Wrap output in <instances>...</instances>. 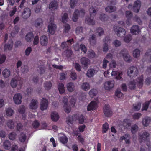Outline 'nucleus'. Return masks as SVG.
<instances>
[{"label": "nucleus", "instance_id": "nucleus-1", "mask_svg": "<svg viewBox=\"0 0 151 151\" xmlns=\"http://www.w3.org/2000/svg\"><path fill=\"white\" fill-rule=\"evenodd\" d=\"M76 119L80 124L88 122V121L83 115L77 114H74L73 116H69L67 118L66 122L68 124L70 125L72 124L74 120Z\"/></svg>", "mask_w": 151, "mask_h": 151}, {"label": "nucleus", "instance_id": "nucleus-2", "mask_svg": "<svg viewBox=\"0 0 151 151\" xmlns=\"http://www.w3.org/2000/svg\"><path fill=\"white\" fill-rule=\"evenodd\" d=\"M113 30L118 37H123L126 34V32L125 29L118 26H114L113 27Z\"/></svg>", "mask_w": 151, "mask_h": 151}, {"label": "nucleus", "instance_id": "nucleus-3", "mask_svg": "<svg viewBox=\"0 0 151 151\" xmlns=\"http://www.w3.org/2000/svg\"><path fill=\"white\" fill-rule=\"evenodd\" d=\"M122 55L124 60L126 62H130L132 61V57L129 54L127 50L124 49L121 50L119 53L118 54L117 56Z\"/></svg>", "mask_w": 151, "mask_h": 151}, {"label": "nucleus", "instance_id": "nucleus-4", "mask_svg": "<svg viewBox=\"0 0 151 151\" xmlns=\"http://www.w3.org/2000/svg\"><path fill=\"white\" fill-rule=\"evenodd\" d=\"M138 72L137 68L136 67L133 66L130 67L128 68L127 73L129 76L133 77L137 76Z\"/></svg>", "mask_w": 151, "mask_h": 151}, {"label": "nucleus", "instance_id": "nucleus-5", "mask_svg": "<svg viewBox=\"0 0 151 151\" xmlns=\"http://www.w3.org/2000/svg\"><path fill=\"white\" fill-rule=\"evenodd\" d=\"M50 20V22L48 27L49 32L50 34H53L56 29L57 26L53 22V19L51 18Z\"/></svg>", "mask_w": 151, "mask_h": 151}, {"label": "nucleus", "instance_id": "nucleus-6", "mask_svg": "<svg viewBox=\"0 0 151 151\" xmlns=\"http://www.w3.org/2000/svg\"><path fill=\"white\" fill-rule=\"evenodd\" d=\"M68 98L64 97L62 99V103L64 110L67 113H69L71 111V108L68 105Z\"/></svg>", "mask_w": 151, "mask_h": 151}, {"label": "nucleus", "instance_id": "nucleus-7", "mask_svg": "<svg viewBox=\"0 0 151 151\" xmlns=\"http://www.w3.org/2000/svg\"><path fill=\"white\" fill-rule=\"evenodd\" d=\"M85 13V11L83 9H81L80 12L78 10H75L72 17L73 20L74 22L76 21L78 17L79 16H83Z\"/></svg>", "mask_w": 151, "mask_h": 151}, {"label": "nucleus", "instance_id": "nucleus-8", "mask_svg": "<svg viewBox=\"0 0 151 151\" xmlns=\"http://www.w3.org/2000/svg\"><path fill=\"white\" fill-rule=\"evenodd\" d=\"M22 98V96L20 93H17L14 95L13 100L15 104L19 105L21 103Z\"/></svg>", "mask_w": 151, "mask_h": 151}, {"label": "nucleus", "instance_id": "nucleus-9", "mask_svg": "<svg viewBox=\"0 0 151 151\" xmlns=\"http://www.w3.org/2000/svg\"><path fill=\"white\" fill-rule=\"evenodd\" d=\"M48 101L46 99L42 98L41 99L40 102V108L42 111L46 110L48 107Z\"/></svg>", "mask_w": 151, "mask_h": 151}, {"label": "nucleus", "instance_id": "nucleus-10", "mask_svg": "<svg viewBox=\"0 0 151 151\" xmlns=\"http://www.w3.org/2000/svg\"><path fill=\"white\" fill-rule=\"evenodd\" d=\"M98 103L97 101H92L87 106V111H90L96 109L98 107Z\"/></svg>", "mask_w": 151, "mask_h": 151}, {"label": "nucleus", "instance_id": "nucleus-11", "mask_svg": "<svg viewBox=\"0 0 151 151\" xmlns=\"http://www.w3.org/2000/svg\"><path fill=\"white\" fill-rule=\"evenodd\" d=\"M115 82L113 80H111L106 82L104 85V88L106 90H109L114 86Z\"/></svg>", "mask_w": 151, "mask_h": 151}, {"label": "nucleus", "instance_id": "nucleus-12", "mask_svg": "<svg viewBox=\"0 0 151 151\" xmlns=\"http://www.w3.org/2000/svg\"><path fill=\"white\" fill-rule=\"evenodd\" d=\"M80 62L82 66L86 68H87L91 63L89 59L85 57H83L81 58Z\"/></svg>", "mask_w": 151, "mask_h": 151}, {"label": "nucleus", "instance_id": "nucleus-13", "mask_svg": "<svg viewBox=\"0 0 151 151\" xmlns=\"http://www.w3.org/2000/svg\"><path fill=\"white\" fill-rule=\"evenodd\" d=\"M123 75L122 71H112L111 73V75L112 76L115 77V79L117 80H122V76Z\"/></svg>", "mask_w": 151, "mask_h": 151}, {"label": "nucleus", "instance_id": "nucleus-14", "mask_svg": "<svg viewBox=\"0 0 151 151\" xmlns=\"http://www.w3.org/2000/svg\"><path fill=\"white\" fill-rule=\"evenodd\" d=\"M141 30L139 27L137 25H133L131 27L130 32L133 35H137L140 32Z\"/></svg>", "mask_w": 151, "mask_h": 151}, {"label": "nucleus", "instance_id": "nucleus-15", "mask_svg": "<svg viewBox=\"0 0 151 151\" xmlns=\"http://www.w3.org/2000/svg\"><path fill=\"white\" fill-rule=\"evenodd\" d=\"M150 134L147 131L144 132L142 134L139 135V140L140 141H146L147 140Z\"/></svg>", "mask_w": 151, "mask_h": 151}, {"label": "nucleus", "instance_id": "nucleus-16", "mask_svg": "<svg viewBox=\"0 0 151 151\" xmlns=\"http://www.w3.org/2000/svg\"><path fill=\"white\" fill-rule=\"evenodd\" d=\"M74 43L73 40V39L67 40L66 42H62L61 44V47L63 49L65 48L67 49L69 48V46Z\"/></svg>", "mask_w": 151, "mask_h": 151}, {"label": "nucleus", "instance_id": "nucleus-17", "mask_svg": "<svg viewBox=\"0 0 151 151\" xmlns=\"http://www.w3.org/2000/svg\"><path fill=\"white\" fill-rule=\"evenodd\" d=\"M31 12L30 9L26 8L24 9L22 14V16L24 19H27L31 15Z\"/></svg>", "mask_w": 151, "mask_h": 151}, {"label": "nucleus", "instance_id": "nucleus-18", "mask_svg": "<svg viewBox=\"0 0 151 151\" xmlns=\"http://www.w3.org/2000/svg\"><path fill=\"white\" fill-rule=\"evenodd\" d=\"M141 6V2L140 1L137 0L134 3L133 7V11L136 13L139 12Z\"/></svg>", "mask_w": 151, "mask_h": 151}, {"label": "nucleus", "instance_id": "nucleus-19", "mask_svg": "<svg viewBox=\"0 0 151 151\" xmlns=\"http://www.w3.org/2000/svg\"><path fill=\"white\" fill-rule=\"evenodd\" d=\"M38 102L37 100L32 99L29 104V108L32 109H36L38 107Z\"/></svg>", "mask_w": 151, "mask_h": 151}, {"label": "nucleus", "instance_id": "nucleus-20", "mask_svg": "<svg viewBox=\"0 0 151 151\" xmlns=\"http://www.w3.org/2000/svg\"><path fill=\"white\" fill-rule=\"evenodd\" d=\"M104 112L106 116H111L112 112L109 106L108 105H105L104 108Z\"/></svg>", "mask_w": 151, "mask_h": 151}, {"label": "nucleus", "instance_id": "nucleus-21", "mask_svg": "<svg viewBox=\"0 0 151 151\" xmlns=\"http://www.w3.org/2000/svg\"><path fill=\"white\" fill-rule=\"evenodd\" d=\"M40 44L43 46H47L48 42V38L45 35L41 36L40 39Z\"/></svg>", "mask_w": 151, "mask_h": 151}, {"label": "nucleus", "instance_id": "nucleus-22", "mask_svg": "<svg viewBox=\"0 0 151 151\" xmlns=\"http://www.w3.org/2000/svg\"><path fill=\"white\" fill-rule=\"evenodd\" d=\"M43 21L42 19L40 18H39L36 19L34 22V26L37 28H40L43 25Z\"/></svg>", "mask_w": 151, "mask_h": 151}, {"label": "nucleus", "instance_id": "nucleus-23", "mask_svg": "<svg viewBox=\"0 0 151 151\" xmlns=\"http://www.w3.org/2000/svg\"><path fill=\"white\" fill-rule=\"evenodd\" d=\"M58 8L57 2L54 1L51 2L49 4V8L51 10H55Z\"/></svg>", "mask_w": 151, "mask_h": 151}, {"label": "nucleus", "instance_id": "nucleus-24", "mask_svg": "<svg viewBox=\"0 0 151 151\" xmlns=\"http://www.w3.org/2000/svg\"><path fill=\"white\" fill-rule=\"evenodd\" d=\"M25 111V107L24 106H19L18 110V112L22 115V118L24 120H25L26 119V115L24 114Z\"/></svg>", "mask_w": 151, "mask_h": 151}, {"label": "nucleus", "instance_id": "nucleus-25", "mask_svg": "<svg viewBox=\"0 0 151 151\" xmlns=\"http://www.w3.org/2000/svg\"><path fill=\"white\" fill-rule=\"evenodd\" d=\"M19 79L18 77L13 78L12 79L10 82V85L11 87L14 88L17 87V81H19Z\"/></svg>", "mask_w": 151, "mask_h": 151}, {"label": "nucleus", "instance_id": "nucleus-26", "mask_svg": "<svg viewBox=\"0 0 151 151\" xmlns=\"http://www.w3.org/2000/svg\"><path fill=\"white\" fill-rule=\"evenodd\" d=\"M6 124L8 127L10 129H14L15 126V122L11 119L8 120Z\"/></svg>", "mask_w": 151, "mask_h": 151}, {"label": "nucleus", "instance_id": "nucleus-27", "mask_svg": "<svg viewBox=\"0 0 151 151\" xmlns=\"http://www.w3.org/2000/svg\"><path fill=\"white\" fill-rule=\"evenodd\" d=\"M109 38L108 37L106 38L104 40V41L105 42L103 47V51L104 52H106L108 50V45L106 43H109Z\"/></svg>", "mask_w": 151, "mask_h": 151}, {"label": "nucleus", "instance_id": "nucleus-28", "mask_svg": "<svg viewBox=\"0 0 151 151\" xmlns=\"http://www.w3.org/2000/svg\"><path fill=\"white\" fill-rule=\"evenodd\" d=\"M150 118L148 117H146L142 119V123L143 125L145 127H147L148 126L149 123L151 122Z\"/></svg>", "mask_w": 151, "mask_h": 151}, {"label": "nucleus", "instance_id": "nucleus-29", "mask_svg": "<svg viewBox=\"0 0 151 151\" xmlns=\"http://www.w3.org/2000/svg\"><path fill=\"white\" fill-rule=\"evenodd\" d=\"M89 41L90 44L94 45L96 43V36L94 34L91 35L89 38Z\"/></svg>", "mask_w": 151, "mask_h": 151}, {"label": "nucleus", "instance_id": "nucleus-30", "mask_svg": "<svg viewBox=\"0 0 151 151\" xmlns=\"http://www.w3.org/2000/svg\"><path fill=\"white\" fill-rule=\"evenodd\" d=\"M66 87L68 91L69 92H72L75 90V85L72 82H70L67 83Z\"/></svg>", "mask_w": 151, "mask_h": 151}, {"label": "nucleus", "instance_id": "nucleus-31", "mask_svg": "<svg viewBox=\"0 0 151 151\" xmlns=\"http://www.w3.org/2000/svg\"><path fill=\"white\" fill-rule=\"evenodd\" d=\"M136 83L139 88H141L143 85V77L141 76L138 78L136 80Z\"/></svg>", "mask_w": 151, "mask_h": 151}, {"label": "nucleus", "instance_id": "nucleus-32", "mask_svg": "<svg viewBox=\"0 0 151 151\" xmlns=\"http://www.w3.org/2000/svg\"><path fill=\"white\" fill-rule=\"evenodd\" d=\"M34 37L33 33L32 32L28 33L25 36L26 40L27 42H30Z\"/></svg>", "mask_w": 151, "mask_h": 151}, {"label": "nucleus", "instance_id": "nucleus-33", "mask_svg": "<svg viewBox=\"0 0 151 151\" xmlns=\"http://www.w3.org/2000/svg\"><path fill=\"white\" fill-rule=\"evenodd\" d=\"M95 73V70L92 68L90 69L87 71L86 75L88 78H91L93 77Z\"/></svg>", "mask_w": 151, "mask_h": 151}, {"label": "nucleus", "instance_id": "nucleus-34", "mask_svg": "<svg viewBox=\"0 0 151 151\" xmlns=\"http://www.w3.org/2000/svg\"><path fill=\"white\" fill-rule=\"evenodd\" d=\"M90 16V17H87L86 18L85 22L86 23L90 25H93L95 24V21L93 18Z\"/></svg>", "mask_w": 151, "mask_h": 151}, {"label": "nucleus", "instance_id": "nucleus-35", "mask_svg": "<svg viewBox=\"0 0 151 151\" xmlns=\"http://www.w3.org/2000/svg\"><path fill=\"white\" fill-rule=\"evenodd\" d=\"M52 119L54 121H57L59 119V116L58 114L55 112H52L51 115Z\"/></svg>", "mask_w": 151, "mask_h": 151}, {"label": "nucleus", "instance_id": "nucleus-36", "mask_svg": "<svg viewBox=\"0 0 151 151\" xmlns=\"http://www.w3.org/2000/svg\"><path fill=\"white\" fill-rule=\"evenodd\" d=\"M130 136L129 134H126L124 136H122L121 137V139L122 140H125L126 143L128 144L130 143Z\"/></svg>", "mask_w": 151, "mask_h": 151}, {"label": "nucleus", "instance_id": "nucleus-37", "mask_svg": "<svg viewBox=\"0 0 151 151\" xmlns=\"http://www.w3.org/2000/svg\"><path fill=\"white\" fill-rule=\"evenodd\" d=\"M5 111L6 115L7 116H11L14 114L13 110L10 108H6Z\"/></svg>", "mask_w": 151, "mask_h": 151}, {"label": "nucleus", "instance_id": "nucleus-38", "mask_svg": "<svg viewBox=\"0 0 151 151\" xmlns=\"http://www.w3.org/2000/svg\"><path fill=\"white\" fill-rule=\"evenodd\" d=\"M140 51L138 49H136L133 52V56L135 58H138L140 54Z\"/></svg>", "mask_w": 151, "mask_h": 151}, {"label": "nucleus", "instance_id": "nucleus-39", "mask_svg": "<svg viewBox=\"0 0 151 151\" xmlns=\"http://www.w3.org/2000/svg\"><path fill=\"white\" fill-rule=\"evenodd\" d=\"M3 145L4 149L9 150L10 148L11 144L9 140H6L4 142Z\"/></svg>", "mask_w": 151, "mask_h": 151}, {"label": "nucleus", "instance_id": "nucleus-40", "mask_svg": "<svg viewBox=\"0 0 151 151\" xmlns=\"http://www.w3.org/2000/svg\"><path fill=\"white\" fill-rule=\"evenodd\" d=\"M104 33V30L103 28L101 27H98L96 30V34L98 36H100L102 35Z\"/></svg>", "mask_w": 151, "mask_h": 151}, {"label": "nucleus", "instance_id": "nucleus-41", "mask_svg": "<svg viewBox=\"0 0 151 151\" xmlns=\"http://www.w3.org/2000/svg\"><path fill=\"white\" fill-rule=\"evenodd\" d=\"M11 74L10 71L7 69H5L2 72V75L4 78H8L9 77Z\"/></svg>", "mask_w": 151, "mask_h": 151}, {"label": "nucleus", "instance_id": "nucleus-42", "mask_svg": "<svg viewBox=\"0 0 151 151\" xmlns=\"http://www.w3.org/2000/svg\"><path fill=\"white\" fill-rule=\"evenodd\" d=\"M81 88L85 91H88L90 88V85L87 82L83 83L81 86Z\"/></svg>", "mask_w": 151, "mask_h": 151}, {"label": "nucleus", "instance_id": "nucleus-43", "mask_svg": "<svg viewBox=\"0 0 151 151\" xmlns=\"http://www.w3.org/2000/svg\"><path fill=\"white\" fill-rule=\"evenodd\" d=\"M106 11L108 12H112L116 10V9L115 6H109L106 7L105 9Z\"/></svg>", "mask_w": 151, "mask_h": 151}, {"label": "nucleus", "instance_id": "nucleus-44", "mask_svg": "<svg viewBox=\"0 0 151 151\" xmlns=\"http://www.w3.org/2000/svg\"><path fill=\"white\" fill-rule=\"evenodd\" d=\"M37 70L40 74H43L45 72L44 66L43 65L39 66L37 68Z\"/></svg>", "mask_w": 151, "mask_h": 151}, {"label": "nucleus", "instance_id": "nucleus-45", "mask_svg": "<svg viewBox=\"0 0 151 151\" xmlns=\"http://www.w3.org/2000/svg\"><path fill=\"white\" fill-rule=\"evenodd\" d=\"M138 127L136 124H134L131 127V131L132 133L133 134H135L138 131Z\"/></svg>", "mask_w": 151, "mask_h": 151}, {"label": "nucleus", "instance_id": "nucleus-46", "mask_svg": "<svg viewBox=\"0 0 151 151\" xmlns=\"http://www.w3.org/2000/svg\"><path fill=\"white\" fill-rule=\"evenodd\" d=\"M131 125V122L128 119H125L123 123V125L125 128H127Z\"/></svg>", "mask_w": 151, "mask_h": 151}, {"label": "nucleus", "instance_id": "nucleus-47", "mask_svg": "<svg viewBox=\"0 0 151 151\" xmlns=\"http://www.w3.org/2000/svg\"><path fill=\"white\" fill-rule=\"evenodd\" d=\"M52 86V84L50 81L46 82L44 84V87L46 90H50Z\"/></svg>", "mask_w": 151, "mask_h": 151}, {"label": "nucleus", "instance_id": "nucleus-48", "mask_svg": "<svg viewBox=\"0 0 151 151\" xmlns=\"http://www.w3.org/2000/svg\"><path fill=\"white\" fill-rule=\"evenodd\" d=\"M59 140L60 142L63 144L66 143L68 141L67 137L65 135L60 137Z\"/></svg>", "mask_w": 151, "mask_h": 151}, {"label": "nucleus", "instance_id": "nucleus-49", "mask_svg": "<svg viewBox=\"0 0 151 151\" xmlns=\"http://www.w3.org/2000/svg\"><path fill=\"white\" fill-rule=\"evenodd\" d=\"M136 82L135 80L130 81L128 84L129 87L131 90L134 89L135 88Z\"/></svg>", "mask_w": 151, "mask_h": 151}, {"label": "nucleus", "instance_id": "nucleus-50", "mask_svg": "<svg viewBox=\"0 0 151 151\" xmlns=\"http://www.w3.org/2000/svg\"><path fill=\"white\" fill-rule=\"evenodd\" d=\"M13 42L12 40H11L9 41V43L5 45L4 49L6 50L8 49L9 50H11L13 46Z\"/></svg>", "mask_w": 151, "mask_h": 151}, {"label": "nucleus", "instance_id": "nucleus-51", "mask_svg": "<svg viewBox=\"0 0 151 151\" xmlns=\"http://www.w3.org/2000/svg\"><path fill=\"white\" fill-rule=\"evenodd\" d=\"M115 96L118 98H122L124 96V94L120 91L117 90L115 92Z\"/></svg>", "mask_w": 151, "mask_h": 151}, {"label": "nucleus", "instance_id": "nucleus-52", "mask_svg": "<svg viewBox=\"0 0 151 151\" xmlns=\"http://www.w3.org/2000/svg\"><path fill=\"white\" fill-rule=\"evenodd\" d=\"M58 89L60 94L63 93L65 92L64 84L62 83H59L58 85Z\"/></svg>", "mask_w": 151, "mask_h": 151}, {"label": "nucleus", "instance_id": "nucleus-53", "mask_svg": "<svg viewBox=\"0 0 151 151\" xmlns=\"http://www.w3.org/2000/svg\"><path fill=\"white\" fill-rule=\"evenodd\" d=\"M89 12L90 16L95 15L97 12L96 8L93 7H91L89 9Z\"/></svg>", "mask_w": 151, "mask_h": 151}, {"label": "nucleus", "instance_id": "nucleus-54", "mask_svg": "<svg viewBox=\"0 0 151 151\" xmlns=\"http://www.w3.org/2000/svg\"><path fill=\"white\" fill-rule=\"evenodd\" d=\"M132 39V36L130 35H127L124 38V41L126 43H128Z\"/></svg>", "mask_w": 151, "mask_h": 151}, {"label": "nucleus", "instance_id": "nucleus-55", "mask_svg": "<svg viewBox=\"0 0 151 151\" xmlns=\"http://www.w3.org/2000/svg\"><path fill=\"white\" fill-rule=\"evenodd\" d=\"M68 18L67 14L65 13L62 15V21L63 23H66L68 21Z\"/></svg>", "mask_w": 151, "mask_h": 151}, {"label": "nucleus", "instance_id": "nucleus-56", "mask_svg": "<svg viewBox=\"0 0 151 151\" xmlns=\"http://www.w3.org/2000/svg\"><path fill=\"white\" fill-rule=\"evenodd\" d=\"M26 138L25 134L22 133L20 134L19 137V140L22 142H24L25 141Z\"/></svg>", "mask_w": 151, "mask_h": 151}, {"label": "nucleus", "instance_id": "nucleus-57", "mask_svg": "<svg viewBox=\"0 0 151 151\" xmlns=\"http://www.w3.org/2000/svg\"><path fill=\"white\" fill-rule=\"evenodd\" d=\"M89 93L90 96L93 97L97 94V91L95 89H92L89 91Z\"/></svg>", "mask_w": 151, "mask_h": 151}, {"label": "nucleus", "instance_id": "nucleus-58", "mask_svg": "<svg viewBox=\"0 0 151 151\" xmlns=\"http://www.w3.org/2000/svg\"><path fill=\"white\" fill-rule=\"evenodd\" d=\"M29 71V67L26 65H24L21 68V71L24 73H27Z\"/></svg>", "mask_w": 151, "mask_h": 151}, {"label": "nucleus", "instance_id": "nucleus-59", "mask_svg": "<svg viewBox=\"0 0 151 151\" xmlns=\"http://www.w3.org/2000/svg\"><path fill=\"white\" fill-rule=\"evenodd\" d=\"M125 15L127 19H131L133 16V14L131 11H127L125 12Z\"/></svg>", "mask_w": 151, "mask_h": 151}, {"label": "nucleus", "instance_id": "nucleus-60", "mask_svg": "<svg viewBox=\"0 0 151 151\" xmlns=\"http://www.w3.org/2000/svg\"><path fill=\"white\" fill-rule=\"evenodd\" d=\"M64 32L65 33H68L70 29V27L68 24H66L63 26Z\"/></svg>", "mask_w": 151, "mask_h": 151}, {"label": "nucleus", "instance_id": "nucleus-61", "mask_svg": "<svg viewBox=\"0 0 151 151\" xmlns=\"http://www.w3.org/2000/svg\"><path fill=\"white\" fill-rule=\"evenodd\" d=\"M99 19L102 21L104 22L106 21L107 19V17L104 14H100L99 16Z\"/></svg>", "mask_w": 151, "mask_h": 151}, {"label": "nucleus", "instance_id": "nucleus-62", "mask_svg": "<svg viewBox=\"0 0 151 151\" xmlns=\"http://www.w3.org/2000/svg\"><path fill=\"white\" fill-rule=\"evenodd\" d=\"M88 56L90 58H93L95 57V54L93 50H91L88 52Z\"/></svg>", "mask_w": 151, "mask_h": 151}, {"label": "nucleus", "instance_id": "nucleus-63", "mask_svg": "<svg viewBox=\"0 0 151 151\" xmlns=\"http://www.w3.org/2000/svg\"><path fill=\"white\" fill-rule=\"evenodd\" d=\"M141 104L138 103L133 105V109L135 111H138L139 110L141 107Z\"/></svg>", "mask_w": 151, "mask_h": 151}, {"label": "nucleus", "instance_id": "nucleus-64", "mask_svg": "<svg viewBox=\"0 0 151 151\" xmlns=\"http://www.w3.org/2000/svg\"><path fill=\"white\" fill-rule=\"evenodd\" d=\"M83 29L81 27H78L76 30V33L77 35H81L83 32Z\"/></svg>", "mask_w": 151, "mask_h": 151}]
</instances>
